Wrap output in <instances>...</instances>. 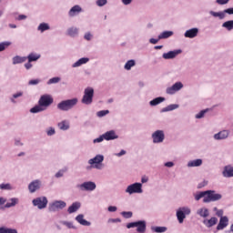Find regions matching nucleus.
Wrapping results in <instances>:
<instances>
[{
    "label": "nucleus",
    "instance_id": "f257e3e1",
    "mask_svg": "<svg viewBox=\"0 0 233 233\" xmlns=\"http://www.w3.org/2000/svg\"><path fill=\"white\" fill-rule=\"evenodd\" d=\"M54 103V98L48 95H42L38 100V105H35L30 109L31 114H39V112H45Z\"/></svg>",
    "mask_w": 233,
    "mask_h": 233
},
{
    "label": "nucleus",
    "instance_id": "f03ea898",
    "mask_svg": "<svg viewBox=\"0 0 233 233\" xmlns=\"http://www.w3.org/2000/svg\"><path fill=\"white\" fill-rule=\"evenodd\" d=\"M77 103H79V99H77V97L62 100L60 103L57 104L56 108L58 110H61L62 112H68L73 108H76Z\"/></svg>",
    "mask_w": 233,
    "mask_h": 233
},
{
    "label": "nucleus",
    "instance_id": "7ed1b4c3",
    "mask_svg": "<svg viewBox=\"0 0 233 233\" xmlns=\"http://www.w3.org/2000/svg\"><path fill=\"white\" fill-rule=\"evenodd\" d=\"M105 161V156L98 154L93 158L88 160V167H86V170H90L92 168H96V170H103L105 168V165L103 162Z\"/></svg>",
    "mask_w": 233,
    "mask_h": 233
},
{
    "label": "nucleus",
    "instance_id": "20e7f679",
    "mask_svg": "<svg viewBox=\"0 0 233 233\" xmlns=\"http://www.w3.org/2000/svg\"><path fill=\"white\" fill-rule=\"evenodd\" d=\"M190 214H192V209L188 206L179 207L176 210L177 219L180 225L185 222V219H187V216H190Z\"/></svg>",
    "mask_w": 233,
    "mask_h": 233
},
{
    "label": "nucleus",
    "instance_id": "39448f33",
    "mask_svg": "<svg viewBox=\"0 0 233 233\" xmlns=\"http://www.w3.org/2000/svg\"><path fill=\"white\" fill-rule=\"evenodd\" d=\"M223 195L216 192V190H206V197L203 198V203H214L222 199Z\"/></svg>",
    "mask_w": 233,
    "mask_h": 233
},
{
    "label": "nucleus",
    "instance_id": "423d86ee",
    "mask_svg": "<svg viewBox=\"0 0 233 233\" xmlns=\"http://www.w3.org/2000/svg\"><path fill=\"white\" fill-rule=\"evenodd\" d=\"M81 103H83V105H92V103H94V87H86L84 90Z\"/></svg>",
    "mask_w": 233,
    "mask_h": 233
},
{
    "label": "nucleus",
    "instance_id": "0eeeda50",
    "mask_svg": "<svg viewBox=\"0 0 233 233\" xmlns=\"http://www.w3.org/2000/svg\"><path fill=\"white\" fill-rule=\"evenodd\" d=\"M127 228H137V232H147V220H138L130 222L127 225Z\"/></svg>",
    "mask_w": 233,
    "mask_h": 233
},
{
    "label": "nucleus",
    "instance_id": "6e6552de",
    "mask_svg": "<svg viewBox=\"0 0 233 233\" xmlns=\"http://www.w3.org/2000/svg\"><path fill=\"white\" fill-rule=\"evenodd\" d=\"M126 194L132 196L133 194H143V184L139 182L133 183L127 187Z\"/></svg>",
    "mask_w": 233,
    "mask_h": 233
},
{
    "label": "nucleus",
    "instance_id": "1a4fd4ad",
    "mask_svg": "<svg viewBox=\"0 0 233 233\" xmlns=\"http://www.w3.org/2000/svg\"><path fill=\"white\" fill-rule=\"evenodd\" d=\"M63 208H66V202L63 200H54L48 205L49 212H59V210H63Z\"/></svg>",
    "mask_w": 233,
    "mask_h": 233
},
{
    "label": "nucleus",
    "instance_id": "9d476101",
    "mask_svg": "<svg viewBox=\"0 0 233 233\" xmlns=\"http://www.w3.org/2000/svg\"><path fill=\"white\" fill-rule=\"evenodd\" d=\"M33 206L36 207L38 210L46 208L48 205V198L46 197H37L32 200Z\"/></svg>",
    "mask_w": 233,
    "mask_h": 233
},
{
    "label": "nucleus",
    "instance_id": "9b49d317",
    "mask_svg": "<svg viewBox=\"0 0 233 233\" xmlns=\"http://www.w3.org/2000/svg\"><path fill=\"white\" fill-rule=\"evenodd\" d=\"M152 143L154 145H159L165 141V131L157 129L151 134Z\"/></svg>",
    "mask_w": 233,
    "mask_h": 233
},
{
    "label": "nucleus",
    "instance_id": "f8f14e48",
    "mask_svg": "<svg viewBox=\"0 0 233 233\" xmlns=\"http://www.w3.org/2000/svg\"><path fill=\"white\" fill-rule=\"evenodd\" d=\"M77 187L83 192H94V190H96V188L97 187L96 182L94 181H86L78 185Z\"/></svg>",
    "mask_w": 233,
    "mask_h": 233
},
{
    "label": "nucleus",
    "instance_id": "ddd939ff",
    "mask_svg": "<svg viewBox=\"0 0 233 233\" xmlns=\"http://www.w3.org/2000/svg\"><path fill=\"white\" fill-rule=\"evenodd\" d=\"M183 84L181 82H176L172 85V86H169L166 89V94H168V96H174L177 92H179V90H182Z\"/></svg>",
    "mask_w": 233,
    "mask_h": 233
},
{
    "label": "nucleus",
    "instance_id": "4468645a",
    "mask_svg": "<svg viewBox=\"0 0 233 233\" xmlns=\"http://www.w3.org/2000/svg\"><path fill=\"white\" fill-rule=\"evenodd\" d=\"M42 185H43V182H41V180H39V179H35V180L31 181L28 184V190H29L30 194H35V192H37V190H40Z\"/></svg>",
    "mask_w": 233,
    "mask_h": 233
},
{
    "label": "nucleus",
    "instance_id": "2eb2a0df",
    "mask_svg": "<svg viewBox=\"0 0 233 233\" xmlns=\"http://www.w3.org/2000/svg\"><path fill=\"white\" fill-rule=\"evenodd\" d=\"M228 136H230V130L223 129L218 133H216L213 136V138L215 139V141H224L225 139H228Z\"/></svg>",
    "mask_w": 233,
    "mask_h": 233
},
{
    "label": "nucleus",
    "instance_id": "dca6fc26",
    "mask_svg": "<svg viewBox=\"0 0 233 233\" xmlns=\"http://www.w3.org/2000/svg\"><path fill=\"white\" fill-rule=\"evenodd\" d=\"M105 141H114L116 139H119V135L116 130L111 129L103 134Z\"/></svg>",
    "mask_w": 233,
    "mask_h": 233
},
{
    "label": "nucleus",
    "instance_id": "f3484780",
    "mask_svg": "<svg viewBox=\"0 0 233 233\" xmlns=\"http://www.w3.org/2000/svg\"><path fill=\"white\" fill-rule=\"evenodd\" d=\"M198 34H199V28L193 27V28L187 29L184 33V36L187 37V39H194L195 37H198Z\"/></svg>",
    "mask_w": 233,
    "mask_h": 233
},
{
    "label": "nucleus",
    "instance_id": "a211bd4d",
    "mask_svg": "<svg viewBox=\"0 0 233 233\" xmlns=\"http://www.w3.org/2000/svg\"><path fill=\"white\" fill-rule=\"evenodd\" d=\"M202 223L206 228H212V227H216V225H218V218L211 217L210 218H205Z\"/></svg>",
    "mask_w": 233,
    "mask_h": 233
},
{
    "label": "nucleus",
    "instance_id": "6ab92c4d",
    "mask_svg": "<svg viewBox=\"0 0 233 233\" xmlns=\"http://www.w3.org/2000/svg\"><path fill=\"white\" fill-rule=\"evenodd\" d=\"M181 52H183L181 49H176L167 53H164L162 57L163 59H176V57H177Z\"/></svg>",
    "mask_w": 233,
    "mask_h": 233
},
{
    "label": "nucleus",
    "instance_id": "aec40b11",
    "mask_svg": "<svg viewBox=\"0 0 233 233\" xmlns=\"http://www.w3.org/2000/svg\"><path fill=\"white\" fill-rule=\"evenodd\" d=\"M83 12V8L79 5H74L67 13L68 17H76Z\"/></svg>",
    "mask_w": 233,
    "mask_h": 233
},
{
    "label": "nucleus",
    "instance_id": "412c9836",
    "mask_svg": "<svg viewBox=\"0 0 233 233\" xmlns=\"http://www.w3.org/2000/svg\"><path fill=\"white\" fill-rule=\"evenodd\" d=\"M196 214L197 216H198V218H202V219H207V218L210 216V210L208 208L202 207L197 209Z\"/></svg>",
    "mask_w": 233,
    "mask_h": 233
},
{
    "label": "nucleus",
    "instance_id": "4be33fe9",
    "mask_svg": "<svg viewBox=\"0 0 233 233\" xmlns=\"http://www.w3.org/2000/svg\"><path fill=\"white\" fill-rule=\"evenodd\" d=\"M228 227V217L224 216L219 218V222L216 228L217 230H225Z\"/></svg>",
    "mask_w": 233,
    "mask_h": 233
},
{
    "label": "nucleus",
    "instance_id": "5701e85b",
    "mask_svg": "<svg viewBox=\"0 0 233 233\" xmlns=\"http://www.w3.org/2000/svg\"><path fill=\"white\" fill-rule=\"evenodd\" d=\"M76 222L79 223V225H82V227H90L92 225V222L85 219V215L79 214L76 218Z\"/></svg>",
    "mask_w": 233,
    "mask_h": 233
},
{
    "label": "nucleus",
    "instance_id": "b1692460",
    "mask_svg": "<svg viewBox=\"0 0 233 233\" xmlns=\"http://www.w3.org/2000/svg\"><path fill=\"white\" fill-rule=\"evenodd\" d=\"M223 177H233L232 165H227L222 171Z\"/></svg>",
    "mask_w": 233,
    "mask_h": 233
},
{
    "label": "nucleus",
    "instance_id": "393cba45",
    "mask_svg": "<svg viewBox=\"0 0 233 233\" xmlns=\"http://www.w3.org/2000/svg\"><path fill=\"white\" fill-rule=\"evenodd\" d=\"M57 127L59 128V130L66 132V130H70V121L62 120L61 122L57 123Z\"/></svg>",
    "mask_w": 233,
    "mask_h": 233
},
{
    "label": "nucleus",
    "instance_id": "a878e982",
    "mask_svg": "<svg viewBox=\"0 0 233 233\" xmlns=\"http://www.w3.org/2000/svg\"><path fill=\"white\" fill-rule=\"evenodd\" d=\"M88 61H90V58L88 57L79 58L76 62L72 64V68H79V66H83V65H86Z\"/></svg>",
    "mask_w": 233,
    "mask_h": 233
},
{
    "label": "nucleus",
    "instance_id": "bb28decb",
    "mask_svg": "<svg viewBox=\"0 0 233 233\" xmlns=\"http://www.w3.org/2000/svg\"><path fill=\"white\" fill-rule=\"evenodd\" d=\"M201 165H203V159L196 158L193 160H189L187 164V167H188V168H192L194 167H201Z\"/></svg>",
    "mask_w": 233,
    "mask_h": 233
},
{
    "label": "nucleus",
    "instance_id": "cd10ccee",
    "mask_svg": "<svg viewBox=\"0 0 233 233\" xmlns=\"http://www.w3.org/2000/svg\"><path fill=\"white\" fill-rule=\"evenodd\" d=\"M66 35H69V37H77L79 35V28L71 26L67 28Z\"/></svg>",
    "mask_w": 233,
    "mask_h": 233
},
{
    "label": "nucleus",
    "instance_id": "c85d7f7f",
    "mask_svg": "<svg viewBox=\"0 0 233 233\" xmlns=\"http://www.w3.org/2000/svg\"><path fill=\"white\" fill-rule=\"evenodd\" d=\"M209 15H212V17L220 19V21H222V19H225V17H227V15H225V10L218 11V12L209 11Z\"/></svg>",
    "mask_w": 233,
    "mask_h": 233
},
{
    "label": "nucleus",
    "instance_id": "c756f323",
    "mask_svg": "<svg viewBox=\"0 0 233 233\" xmlns=\"http://www.w3.org/2000/svg\"><path fill=\"white\" fill-rule=\"evenodd\" d=\"M81 208V202H74L68 208V214H74V212H77Z\"/></svg>",
    "mask_w": 233,
    "mask_h": 233
},
{
    "label": "nucleus",
    "instance_id": "7c9ffc66",
    "mask_svg": "<svg viewBox=\"0 0 233 233\" xmlns=\"http://www.w3.org/2000/svg\"><path fill=\"white\" fill-rule=\"evenodd\" d=\"M29 63H34L35 61H39L41 59V54L37 53H30L27 56H25Z\"/></svg>",
    "mask_w": 233,
    "mask_h": 233
},
{
    "label": "nucleus",
    "instance_id": "2f4dec72",
    "mask_svg": "<svg viewBox=\"0 0 233 233\" xmlns=\"http://www.w3.org/2000/svg\"><path fill=\"white\" fill-rule=\"evenodd\" d=\"M19 204V198H12L5 205V208H12V207H15V205Z\"/></svg>",
    "mask_w": 233,
    "mask_h": 233
},
{
    "label": "nucleus",
    "instance_id": "473e14b6",
    "mask_svg": "<svg viewBox=\"0 0 233 233\" xmlns=\"http://www.w3.org/2000/svg\"><path fill=\"white\" fill-rule=\"evenodd\" d=\"M61 225H63L64 227H66V228H68L69 230H77V227L74 225V222L72 221L63 220L61 222Z\"/></svg>",
    "mask_w": 233,
    "mask_h": 233
},
{
    "label": "nucleus",
    "instance_id": "72a5a7b5",
    "mask_svg": "<svg viewBox=\"0 0 233 233\" xmlns=\"http://www.w3.org/2000/svg\"><path fill=\"white\" fill-rule=\"evenodd\" d=\"M165 101V97L163 96H158L156 97L155 99L151 100L149 102L150 106H157V105H161Z\"/></svg>",
    "mask_w": 233,
    "mask_h": 233
},
{
    "label": "nucleus",
    "instance_id": "f704fd0d",
    "mask_svg": "<svg viewBox=\"0 0 233 233\" xmlns=\"http://www.w3.org/2000/svg\"><path fill=\"white\" fill-rule=\"evenodd\" d=\"M177 108H179V105L177 104H171L166 107H163L161 109V112L162 113H165V112H172V110H177Z\"/></svg>",
    "mask_w": 233,
    "mask_h": 233
},
{
    "label": "nucleus",
    "instance_id": "c9c22d12",
    "mask_svg": "<svg viewBox=\"0 0 233 233\" xmlns=\"http://www.w3.org/2000/svg\"><path fill=\"white\" fill-rule=\"evenodd\" d=\"M26 61V56H15L13 57V65H21Z\"/></svg>",
    "mask_w": 233,
    "mask_h": 233
},
{
    "label": "nucleus",
    "instance_id": "e433bc0d",
    "mask_svg": "<svg viewBox=\"0 0 233 233\" xmlns=\"http://www.w3.org/2000/svg\"><path fill=\"white\" fill-rule=\"evenodd\" d=\"M46 30H50V25L48 23H41L37 26V31L43 34L44 32H46Z\"/></svg>",
    "mask_w": 233,
    "mask_h": 233
},
{
    "label": "nucleus",
    "instance_id": "4c0bfd02",
    "mask_svg": "<svg viewBox=\"0 0 233 233\" xmlns=\"http://www.w3.org/2000/svg\"><path fill=\"white\" fill-rule=\"evenodd\" d=\"M222 28L228 30V32H232L233 30V20H228L222 24Z\"/></svg>",
    "mask_w": 233,
    "mask_h": 233
},
{
    "label": "nucleus",
    "instance_id": "58836bf2",
    "mask_svg": "<svg viewBox=\"0 0 233 233\" xmlns=\"http://www.w3.org/2000/svg\"><path fill=\"white\" fill-rule=\"evenodd\" d=\"M151 230L156 233H164L168 230L167 227L152 226Z\"/></svg>",
    "mask_w": 233,
    "mask_h": 233
},
{
    "label": "nucleus",
    "instance_id": "ea45409f",
    "mask_svg": "<svg viewBox=\"0 0 233 233\" xmlns=\"http://www.w3.org/2000/svg\"><path fill=\"white\" fill-rule=\"evenodd\" d=\"M172 35H174V32L164 31L158 35V39H168V37H172Z\"/></svg>",
    "mask_w": 233,
    "mask_h": 233
},
{
    "label": "nucleus",
    "instance_id": "a19ab883",
    "mask_svg": "<svg viewBox=\"0 0 233 233\" xmlns=\"http://www.w3.org/2000/svg\"><path fill=\"white\" fill-rule=\"evenodd\" d=\"M0 233H18L17 229L6 227H0Z\"/></svg>",
    "mask_w": 233,
    "mask_h": 233
},
{
    "label": "nucleus",
    "instance_id": "79ce46f5",
    "mask_svg": "<svg viewBox=\"0 0 233 233\" xmlns=\"http://www.w3.org/2000/svg\"><path fill=\"white\" fill-rule=\"evenodd\" d=\"M134 66H136V60L131 59L125 64L124 68L125 70H132V67Z\"/></svg>",
    "mask_w": 233,
    "mask_h": 233
},
{
    "label": "nucleus",
    "instance_id": "37998d69",
    "mask_svg": "<svg viewBox=\"0 0 233 233\" xmlns=\"http://www.w3.org/2000/svg\"><path fill=\"white\" fill-rule=\"evenodd\" d=\"M195 201H199L201 198H207V191H198L194 195Z\"/></svg>",
    "mask_w": 233,
    "mask_h": 233
},
{
    "label": "nucleus",
    "instance_id": "c03bdc74",
    "mask_svg": "<svg viewBox=\"0 0 233 233\" xmlns=\"http://www.w3.org/2000/svg\"><path fill=\"white\" fill-rule=\"evenodd\" d=\"M12 45L10 41H5L0 43V52H5V49L8 48Z\"/></svg>",
    "mask_w": 233,
    "mask_h": 233
},
{
    "label": "nucleus",
    "instance_id": "a18cd8bd",
    "mask_svg": "<svg viewBox=\"0 0 233 233\" xmlns=\"http://www.w3.org/2000/svg\"><path fill=\"white\" fill-rule=\"evenodd\" d=\"M0 189L1 190H14V187H12V184L10 183H2L0 184Z\"/></svg>",
    "mask_w": 233,
    "mask_h": 233
},
{
    "label": "nucleus",
    "instance_id": "49530a36",
    "mask_svg": "<svg viewBox=\"0 0 233 233\" xmlns=\"http://www.w3.org/2000/svg\"><path fill=\"white\" fill-rule=\"evenodd\" d=\"M46 134L48 137L56 136V127H49L46 130Z\"/></svg>",
    "mask_w": 233,
    "mask_h": 233
},
{
    "label": "nucleus",
    "instance_id": "de8ad7c7",
    "mask_svg": "<svg viewBox=\"0 0 233 233\" xmlns=\"http://www.w3.org/2000/svg\"><path fill=\"white\" fill-rule=\"evenodd\" d=\"M59 81H61V77L55 76L47 81V85H56V83H59Z\"/></svg>",
    "mask_w": 233,
    "mask_h": 233
},
{
    "label": "nucleus",
    "instance_id": "09e8293b",
    "mask_svg": "<svg viewBox=\"0 0 233 233\" xmlns=\"http://www.w3.org/2000/svg\"><path fill=\"white\" fill-rule=\"evenodd\" d=\"M208 112V109L201 110L199 113H198L195 117L196 119H203L205 117V114Z\"/></svg>",
    "mask_w": 233,
    "mask_h": 233
},
{
    "label": "nucleus",
    "instance_id": "8fccbe9b",
    "mask_svg": "<svg viewBox=\"0 0 233 233\" xmlns=\"http://www.w3.org/2000/svg\"><path fill=\"white\" fill-rule=\"evenodd\" d=\"M107 114H110L109 110H101L96 113L97 117H105V116H107Z\"/></svg>",
    "mask_w": 233,
    "mask_h": 233
},
{
    "label": "nucleus",
    "instance_id": "3c124183",
    "mask_svg": "<svg viewBox=\"0 0 233 233\" xmlns=\"http://www.w3.org/2000/svg\"><path fill=\"white\" fill-rule=\"evenodd\" d=\"M84 39L86 41H92V39H94V35H92V33H90V32H86L84 35Z\"/></svg>",
    "mask_w": 233,
    "mask_h": 233
},
{
    "label": "nucleus",
    "instance_id": "603ef678",
    "mask_svg": "<svg viewBox=\"0 0 233 233\" xmlns=\"http://www.w3.org/2000/svg\"><path fill=\"white\" fill-rule=\"evenodd\" d=\"M103 141H105V136L102 134L101 136H99L98 137L95 138L93 140L94 145L97 144V143H103Z\"/></svg>",
    "mask_w": 233,
    "mask_h": 233
},
{
    "label": "nucleus",
    "instance_id": "864d4df0",
    "mask_svg": "<svg viewBox=\"0 0 233 233\" xmlns=\"http://www.w3.org/2000/svg\"><path fill=\"white\" fill-rule=\"evenodd\" d=\"M40 83H41V80L37 78V79L29 80L28 85L30 86H34L35 85H39Z\"/></svg>",
    "mask_w": 233,
    "mask_h": 233
},
{
    "label": "nucleus",
    "instance_id": "5fc2aeb1",
    "mask_svg": "<svg viewBox=\"0 0 233 233\" xmlns=\"http://www.w3.org/2000/svg\"><path fill=\"white\" fill-rule=\"evenodd\" d=\"M122 216L126 219H130V218H132V211H124L122 212Z\"/></svg>",
    "mask_w": 233,
    "mask_h": 233
},
{
    "label": "nucleus",
    "instance_id": "6e6d98bb",
    "mask_svg": "<svg viewBox=\"0 0 233 233\" xmlns=\"http://www.w3.org/2000/svg\"><path fill=\"white\" fill-rule=\"evenodd\" d=\"M66 172V170L60 169L58 172L56 173L55 177H56V178L63 177V176H65Z\"/></svg>",
    "mask_w": 233,
    "mask_h": 233
},
{
    "label": "nucleus",
    "instance_id": "4d7b16f0",
    "mask_svg": "<svg viewBox=\"0 0 233 233\" xmlns=\"http://www.w3.org/2000/svg\"><path fill=\"white\" fill-rule=\"evenodd\" d=\"M108 3V0H96V5L98 6H105Z\"/></svg>",
    "mask_w": 233,
    "mask_h": 233
},
{
    "label": "nucleus",
    "instance_id": "13d9d810",
    "mask_svg": "<svg viewBox=\"0 0 233 233\" xmlns=\"http://www.w3.org/2000/svg\"><path fill=\"white\" fill-rule=\"evenodd\" d=\"M224 13L226 15H233V7L224 9Z\"/></svg>",
    "mask_w": 233,
    "mask_h": 233
},
{
    "label": "nucleus",
    "instance_id": "bf43d9fd",
    "mask_svg": "<svg viewBox=\"0 0 233 233\" xmlns=\"http://www.w3.org/2000/svg\"><path fill=\"white\" fill-rule=\"evenodd\" d=\"M230 0H216V3H217V5H228V2H229Z\"/></svg>",
    "mask_w": 233,
    "mask_h": 233
},
{
    "label": "nucleus",
    "instance_id": "052dcab7",
    "mask_svg": "<svg viewBox=\"0 0 233 233\" xmlns=\"http://www.w3.org/2000/svg\"><path fill=\"white\" fill-rule=\"evenodd\" d=\"M127 154V151L125 149H122L119 153H115V156L116 157H122V156H125Z\"/></svg>",
    "mask_w": 233,
    "mask_h": 233
},
{
    "label": "nucleus",
    "instance_id": "680f3d73",
    "mask_svg": "<svg viewBox=\"0 0 233 233\" xmlns=\"http://www.w3.org/2000/svg\"><path fill=\"white\" fill-rule=\"evenodd\" d=\"M223 214H224V211H223V209H218L217 212H216V216L218 217V218H225V216H223Z\"/></svg>",
    "mask_w": 233,
    "mask_h": 233
},
{
    "label": "nucleus",
    "instance_id": "e2e57ef3",
    "mask_svg": "<svg viewBox=\"0 0 233 233\" xmlns=\"http://www.w3.org/2000/svg\"><path fill=\"white\" fill-rule=\"evenodd\" d=\"M26 18V15H19L15 19L16 21H25Z\"/></svg>",
    "mask_w": 233,
    "mask_h": 233
},
{
    "label": "nucleus",
    "instance_id": "0e129e2a",
    "mask_svg": "<svg viewBox=\"0 0 233 233\" xmlns=\"http://www.w3.org/2000/svg\"><path fill=\"white\" fill-rule=\"evenodd\" d=\"M108 212H117V207L116 206H109L107 208Z\"/></svg>",
    "mask_w": 233,
    "mask_h": 233
},
{
    "label": "nucleus",
    "instance_id": "69168bd1",
    "mask_svg": "<svg viewBox=\"0 0 233 233\" xmlns=\"http://www.w3.org/2000/svg\"><path fill=\"white\" fill-rule=\"evenodd\" d=\"M23 143H22V141H21V139H19V138H16V139H15V147H23Z\"/></svg>",
    "mask_w": 233,
    "mask_h": 233
},
{
    "label": "nucleus",
    "instance_id": "338daca9",
    "mask_svg": "<svg viewBox=\"0 0 233 233\" xmlns=\"http://www.w3.org/2000/svg\"><path fill=\"white\" fill-rule=\"evenodd\" d=\"M24 66H25V70H30V68H32V66H34L32 65V62L28 61L27 63H25L24 65Z\"/></svg>",
    "mask_w": 233,
    "mask_h": 233
},
{
    "label": "nucleus",
    "instance_id": "774afa93",
    "mask_svg": "<svg viewBox=\"0 0 233 233\" xmlns=\"http://www.w3.org/2000/svg\"><path fill=\"white\" fill-rule=\"evenodd\" d=\"M174 165L175 164L172 161L164 163V167H167V168H172V167H174Z\"/></svg>",
    "mask_w": 233,
    "mask_h": 233
}]
</instances>
